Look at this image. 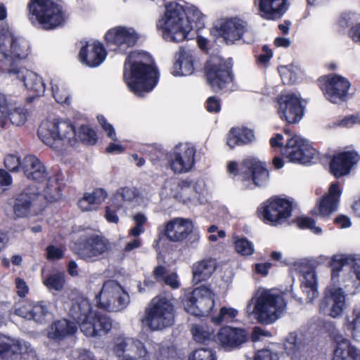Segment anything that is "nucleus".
I'll list each match as a JSON object with an SVG mask.
<instances>
[{"mask_svg": "<svg viewBox=\"0 0 360 360\" xmlns=\"http://www.w3.org/2000/svg\"><path fill=\"white\" fill-rule=\"evenodd\" d=\"M46 187L44 189L43 199L45 198L49 202H56L62 197V191L65 187L63 179H60L58 175L48 177Z\"/></svg>", "mask_w": 360, "mask_h": 360, "instance_id": "obj_41", "label": "nucleus"}, {"mask_svg": "<svg viewBox=\"0 0 360 360\" xmlns=\"http://www.w3.org/2000/svg\"><path fill=\"white\" fill-rule=\"evenodd\" d=\"M318 84L326 99L335 104L347 101L351 86V83L347 78L337 74L320 77Z\"/></svg>", "mask_w": 360, "mask_h": 360, "instance_id": "obj_12", "label": "nucleus"}, {"mask_svg": "<svg viewBox=\"0 0 360 360\" xmlns=\"http://www.w3.org/2000/svg\"><path fill=\"white\" fill-rule=\"evenodd\" d=\"M197 181L193 179L191 176H186V178H181L178 180L176 184V191L180 193H185L187 191L194 192L195 191V186Z\"/></svg>", "mask_w": 360, "mask_h": 360, "instance_id": "obj_56", "label": "nucleus"}, {"mask_svg": "<svg viewBox=\"0 0 360 360\" xmlns=\"http://www.w3.org/2000/svg\"><path fill=\"white\" fill-rule=\"evenodd\" d=\"M282 154L288 162L307 165L311 163L316 155V150L306 140L295 135L289 139L282 149Z\"/></svg>", "mask_w": 360, "mask_h": 360, "instance_id": "obj_13", "label": "nucleus"}, {"mask_svg": "<svg viewBox=\"0 0 360 360\" xmlns=\"http://www.w3.org/2000/svg\"><path fill=\"white\" fill-rule=\"evenodd\" d=\"M108 193L103 188H97L92 193H85L77 202L79 207L83 211L93 210L94 205H101L107 198Z\"/></svg>", "mask_w": 360, "mask_h": 360, "instance_id": "obj_40", "label": "nucleus"}, {"mask_svg": "<svg viewBox=\"0 0 360 360\" xmlns=\"http://www.w3.org/2000/svg\"><path fill=\"white\" fill-rule=\"evenodd\" d=\"M292 210V201L274 195L258 207L257 214L265 224L277 226L283 224L291 217Z\"/></svg>", "mask_w": 360, "mask_h": 360, "instance_id": "obj_9", "label": "nucleus"}, {"mask_svg": "<svg viewBox=\"0 0 360 360\" xmlns=\"http://www.w3.org/2000/svg\"><path fill=\"white\" fill-rule=\"evenodd\" d=\"M77 143L85 146H94L98 142L96 131L87 124H82L77 132Z\"/></svg>", "mask_w": 360, "mask_h": 360, "instance_id": "obj_47", "label": "nucleus"}, {"mask_svg": "<svg viewBox=\"0 0 360 360\" xmlns=\"http://www.w3.org/2000/svg\"><path fill=\"white\" fill-rule=\"evenodd\" d=\"M193 340L200 344L212 347H225V326L221 327L217 333L207 325L193 324L191 329Z\"/></svg>", "mask_w": 360, "mask_h": 360, "instance_id": "obj_21", "label": "nucleus"}, {"mask_svg": "<svg viewBox=\"0 0 360 360\" xmlns=\"http://www.w3.org/2000/svg\"><path fill=\"white\" fill-rule=\"evenodd\" d=\"M51 122L60 148L64 145L75 146L77 143L76 128L70 120L56 119Z\"/></svg>", "mask_w": 360, "mask_h": 360, "instance_id": "obj_29", "label": "nucleus"}, {"mask_svg": "<svg viewBox=\"0 0 360 360\" xmlns=\"http://www.w3.org/2000/svg\"><path fill=\"white\" fill-rule=\"evenodd\" d=\"M302 268L300 270L303 276L301 287L307 294L308 302H312L319 295L316 274L311 266L306 265Z\"/></svg>", "mask_w": 360, "mask_h": 360, "instance_id": "obj_36", "label": "nucleus"}, {"mask_svg": "<svg viewBox=\"0 0 360 360\" xmlns=\"http://www.w3.org/2000/svg\"><path fill=\"white\" fill-rule=\"evenodd\" d=\"M353 268V275L354 276L355 278L349 281V282L352 284L351 288H349V283L345 285L346 290L352 295L360 292V266H354Z\"/></svg>", "mask_w": 360, "mask_h": 360, "instance_id": "obj_57", "label": "nucleus"}, {"mask_svg": "<svg viewBox=\"0 0 360 360\" xmlns=\"http://www.w3.org/2000/svg\"><path fill=\"white\" fill-rule=\"evenodd\" d=\"M194 59L191 50L181 46L176 54V61L172 68L174 76L190 75L194 72Z\"/></svg>", "mask_w": 360, "mask_h": 360, "instance_id": "obj_34", "label": "nucleus"}, {"mask_svg": "<svg viewBox=\"0 0 360 360\" xmlns=\"http://www.w3.org/2000/svg\"><path fill=\"white\" fill-rule=\"evenodd\" d=\"M7 72L22 81L26 89L32 93L34 96H39L44 93L46 87L42 78L34 72L25 68L18 67L14 63L11 64Z\"/></svg>", "mask_w": 360, "mask_h": 360, "instance_id": "obj_23", "label": "nucleus"}, {"mask_svg": "<svg viewBox=\"0 0 360 360\" xmlns=\"http://www.w3.org/2000/svg\"><path fill=\"white\" fill-rule=\"evenodd\" d=\"M285 307V302L283 296L265 290L258 297L253 313L258 322L268 324L276 320L278 318V313H281Z\"/></svg>", "mask_w": 360, "mask_h": 360, "instance_id": "obj_11", "label": "nucleus"}, {"mask_svg": "<svg viewBox=\"0 0 360 360\" xmlns=\"http://www.w3.org/2000/svg\"><path fill=\"white\" fill-rule=\"evenodd\" d=\"M107 52L99 41L86 42L79 50V61L90 68L100 65L105 59Z\"/></svg>", "mask_w": 360, "mask_h": 360, "instance_id": "obj_25", "label": "nucleus"}, {"mask_svg": "<svg viewBox=\"0 0 360 360\" xmlns=\"http://www.w3.org/2000/svg\"><path fill=\"white\" fill-rule=\"evenodd\" d=\"M78 330L77 324L68 319L56 320L49 326L47 337L58 342L73 337Z\"/></svg>", "mask_w": 360, "mask_h": 360, "instance_id": "obj_26", "label": "nucleus"}, {"mask_svg": "<svg viewBox=\"0 0 360 360\" xmlns=\"http://www.w3.org/2000/svg\"><path fill=\"white\" fill-rule=\"evenodd\" d=\"M295 222L300 229H309L314 234H321L322 229L316 226V221L314 219L309 217H300L295 219Z\"/></svg>", "mask_w": 360, "mask_h": 360, "instance_id": "obj_53", "label": "nucleus"}, {"mask_svg": "<svg viewBox=\"0 0 360 360\" xmlns=\"http://www.w3.org/2000/svg\"><path fill=\"white\" fill-rule=\"evenodd\" d=\"M302 342L298 340L295 333H290L284 343V349L291 359L296 358L300 352Z\"/></svg>", "mask_w": 360, "mask_h": 360, "instance_id": "obj_48", "label": "nucleus"}, {"mask_svg": "<svg viewBox=\"0 0 360 360\" xmlns=\"http://www.w3.org/2000/svg\"><path fill=\"white\" fill-rule=\"evenodd\" d=\"M205 73L207 83L214 91L225 86V60L212 55L205 65Z\"/></svg>", "mask_w": 360, "mask_h": 360, "instance_id": "obj_22", "label": "nucleus"}, {"mask_svg": "<svg viewBox=\"0 0 360 360\" xmlns=\"http://www.w3.org/2000/svg\"><path fill=\"white\" fill-rule=\"evenodd\" d=\"M335 348L332 360H360V349L342 335L334 337Z\"/></svg>", "mask_w": 360, "mask_h": 360, "instance_id": "obj_32", "label": "nucleus"}, {"mask_svg": "<svg viewBox=\"0 0 360 360\" xmlns=\"http://www.w3.org/2000/svg\"><path fill=\"white\" fill-rule=\"evenodd\" d=\"M232 58H226V91H233L238 89V86L234 82V75L232 71Z\"/></svg>", "mask_w": 360, "mask_h": 360, "instance_id": "obj_59", "label": "nucleus"}, {"mask_svg": "<svg viewBox=\"0 0 360 360\" xmlns=\"http://www.w3.org/2000/svg\"><path fill=\"white\" fill-rule=\"evenodd\" d=\"M65 275L63 271L49 274L43 280V284L49 291H62L65 288Z\"/></svg>", "mask_w": 360, "mask_h": 360, "instance_id": "obj_46", "label": "nucleus"}, {"mask_svg": "<svg viewBox=\"0 0 360 360\" xmlns=\"http://www.w3.org/2000/svg\"><path fill=\"white\" fill-rule=\"evenodd\" d=\"M15 314L24 319L32 320V304L23 302L15 309Z\"/></svg>", "mask_w": 360, "mask_h": 360, "instance_id": "obj_61", "label": "nucleus"}, {"mask_svg": "<svg viewBox=\"0 0 360 360\" xmlns=\"http://www.w3.org/2000/svg\"><path fill=\"white\" fill-rule=\"evenodd\" d=\"M139 39V35L133 28L117 26L110 29L105 34L106 45L115 46V50L126 53L129 48L134 46Z\"/></svg>", "mask_w": 360, "mask_h": 360, "instance_id": "obj_17", "label": "nucleus"}, {"mask_svg": "<svg viewBox=\"0 0 360 360\" xmlns=\"http://www.w3.org/2000/svg\"><path fill=\"white\" fill-rule=\"evenodd\" d=\"M255 138V133L251 129L246 127H232L229 130L226 144L231 148L235 146L248 145L252 143Z\"/></svg>", "mask_w": 360, "mask_h": 360, "instance_id": "obj_37", "label": "nucleus"}, {"mask_svg": "<svg viewBox=\"0 0 360 360\" xmlns=\"http://www.w3.org/2000/svg\"><path fill=\"white\" fill-rule=\"evenodd\" d=\"M253 360H278V356L270 349H263L255 352Z\"/></svg>", "mask_w": 360, "mask_h": 360, "instance_id": "obj_63", "label": "nucleus"}, {"mask_svg": "<svg viewBox=\"0 0 360 360\" xmlns=\"http://www.w3.org/2000/svg\"><path fill=\"white\" fill-rule=\"evenodd\" d=\"M97 120L103 129L106 132L108 137L115 141H117V139L115 129L113 126L108 122L105 116L99 115L97 116Z\"/></svg>", "mask_w": 360, "mask_h": 360, "instance_id": "obj_60", "label": "nucleus"}, {"mask_svg": "<svg viewBox=\"0 0 360 360\" xmlns=\"http://www.w3.org/2000/svg\"><path fill=\"white\" fill-rule=\"evenodd\" d=\"M22 345L18 341L12 343L0 342V360L8 359L13 354L21 353Z\"/></svg>", "mask_w": 360, "mask_h": 360, "instance_id": "obj_50", "label": "nucleus"}, {"mask_svg": "<svg viewBox=\"0 0 360 360\" xmlns=\"http://www.w3.org/2000/svg\"><path fill=\"white\" fill-rule=\"evenodd\" d=\"M290 6L288 0H259L261 16L269 20L281 18Z\"/></svg>", "mask_w": 360, "mask_h": 360, "instance_id": "obj_33", "label": "nucleus"}, {"mask_svg": "<svg viewBox=\"0 0 360 360\" xmlns=\"http://www.w3.org/2000/svg\"><path fill=\"white\" fill-rule=\"evenodd\" d=\"M248 30L247 21L238 16L226 18V44L240 40Z\"/></svg>", "mask_w": 360, "mask_h": 360, "instance_id": "obj_35", "label": "nucleus"}, {"mask_svg": "<svg viewBox=\"0 0 360 360\" xmlns=\"http://www.w3.org/2000/svg\"><path fill=\"white\" fill-rule=\"evenodd\" d=\"M347 34L354 43L360 44V22L351 26Z\"/></svg>", "mask_w": 360, "mask_h": 360, "instance_id": "obj_64", "label": "nucleus"}, {"mask_svg": "<svg viewBox=\"0 0 360 360\" xmlns=\"http://www.w3.org/2000/svg\"><path fill=\"white\" fill-rule=\"evenodd\" d=\"M152 276L159 283H164L174 290L178 289L181 285L177 274H168L167 267L163 265L156 266L152 271Z\"/></svg>", "mask_w": 360, "mask_h": 360, "instance_id": "obj_42", "label": "nucleus"}, {"mask_svg": "<svg viewBox=\"0 0 360 360\" xmlns=\"http://www.w3.org/2000/svg\"><path fill=\"white\" fill-rule=\"evenodd\" d=\"M51 122H46L41 123L37 130V136L39 139L46 146L53 150H60V143L56 139L55 129H53Z\"/></svg>", "mask_w": 360, "mask_h": 360, "instance_id": "obj_43", "label": "nucleus"}, {"mask_svg": "<svg viewBox=\"0 0 360 360\" xmlns=\"http://www.w3.org/2000/svg\"><path fill=\"white\" fill-rule=\"evenodd\" d=\"M277 112L279 117L287 124L298 123L304 116V105L301 98L295 94H283L278 97Z\"/></svg>", "mask_w": 360, "mask_h": 360, "instance_id": "obj_15", "label": "nucleus"}, {"mask_svg": "<svg viewBox=\"0 0 360 360\" xmlns=\"http://www.w3.org/2000/svg\"><path fill=\"white\" fill-rule=\"evenodd\" d=\"M199 240V233L195 230L191 219L175 217L166 221L162 228H158V237L153 243V248L160 256L168 250L169 242L181 243L186 241L193 245Z\"/></svg>", "mask_w": 360, "mask_h": 360, "instance_id": "obj_3", "label": "nucleus"}, {"mask_svg": "<svg viewBox=\"0 0 360 360\" xmlns=\"http://www.w3.org/2000/svg\"><path fill=\"white\" fill-rule=\"evenodd\" d=\"M182 303L185 310L194 316L211 315V322L215 326H220L225 318V306L221 307L217 316L212 314L215 305V294L205 285L185 294Z\"/></svg>", "mask_w": 360, "mask_h": 360, "instance_id": "obj_4", "label": "nucleus"}, {"mask_svg": "<svg viewBox=\"0 0 360 360\" xmlns=\"http://www.w3.org/2000/svg\"><path fill=\"white\" fill-rule=\"evenodd\" d=\"M205 15L196 7L184 8L176 2L165 5V12L157 22L164 39L171 42H181L188 39L191 30L197 32L205 27Z\"/></svg>", "mask_w": 360, "mask_h": 360, "instance_id": "obj_1", "label": "nucleus"}, {"mask_svg": "<svg viewBox=\"0 0 360 360\" xmlns=\"http://www.w3.org/2000/svg\"><path fill=\"white\" fill-rule=\"evenodd\" d=\"M217 259L209 258L193 264L192 268L193 281L196 284L207 281L216 270Z\"/></svg>", "mask_w": 360, "mask_h": 360, "instance_id": "obj_38", "label": "nucleus"}, {"mask_svg": "<svg viewBox=\"0 0 360 360\" xmlns=\"http://www.w3.org/2000/svg\"><path fill=\"white\" fill-rule=\"evenodd\" d=\"M195 147L186 145L183 148H175L170 154L168 165L174 174H184L190 172L195 165Z\"/></svg>", "mask_w": 360, "mask_h": 360, "instance_id": "obj_19", "label": "nucleus"}, {"mask_svg": "<svg viewBox=\"0 0 360 360\" xmlns=\"http://www.w3.org/2000/svg\"><path fill=\"white\" fill-rule=\"evenodd\" d=\"M110 250L109 240L95 233H84L73 245V251L79 258L91 262L103 258Z\"/></svg>", "mask_w": 360, "mask_h": 360, "instance_id": "obj_8", "label": "nucleus"}, {"mask_svg": "<svg viewBox=\"0 0 360 360\" xmlns=\"http://www.w3.org/2000/svg\"><path fill=\"white\" fill-rule=\"evenodd\" d=\"M342 193L338 181L330 184L328 193L323 195L319 201V212L321 216L328 217L338 209Z\"/></svg>", "mask_w": 360, "mask_h": 360, "instance_id": "obj_31", "label": "nucleus"}, {"mask_svg": "<svg viewBox=\"0 0 360 360\" xmlns=\"http://www.w3.org/2000/svg\"><path fill=\"white\" fill-rule=\"evenodd\" d=\"M330 307L329 315L333 318H337L342 315L345 309V295L341 288L331 289L325 293L320 303V309L326 310Z\"/></svg>", "mask_w": 360, "mask_h": 360, "instance_id": "obj_27", "label": "nucleus"}, {"mask_svg": "<svg viewBox=\"0 0 360 360\" xmlns=\"http://www.w3.org/2000/svg\"><path fill=\"white\" fill-rule=\"evenodd\" d=\"M48 309L44 302L32 304V319L42 323L48 314Z\"/></svg>", "mask_w": 360, "mask_h": 360, "instance_id": "obj_54", "label": "nucleus"}, {"mask_svg": "<svg viewBox=\"0 0 360 360\" xmlns=\"http://www.w3.org/2000/svg\"><path fill=\"white\" fill-rule=\"evenodd\" d=\"M146 56L143 51H131L124 63L123 79L129 91L138 96L152 91L158 82V70L144 61Z\"/></svg>", "mask_w": 360, "mask_h": 360, "instance_id": "obj_2", "label": "nucleus"}, {"mask_svg": "<svg viewBox=\"0 0 360 360\" xmlns=\"http://www.w3.org/2000/svg\"><path fill=\"white\" fill-rule=\"evenodd\" d=\"M352 321L347 319L345 327L351 333L352 337L355 340H360V311H353Z\"/></svg>", "mask_w": 360, "mask_h": 360, "instance_id": "obj_52", "label": "nucleus"}, {"mask_svg": "<svg viewBox=\"0 0 360 360\" xmlns=\"http://www.w3.org/2000/svg\"><path fill=\"white\" fill-rule=\"evenodd\" d=\"M113 351L119 360H148V351L143 343L137 339H119Z\"/></svg>", "mask_w": 360, "mask_h": 360, "instance_id": "obj_18", "label": "nucleus"}, {"mask_svg": "<svg viewBox=\"0 0 360 360\" xmlns=\"http://www.w3.org/2000/svg\"><path fill=\"white\" fill-rule=\"evenodd\" d=\"M175 299L171 294L159 295L153 298L151 307L146 310V323L152 330H162L174 322Z\"/></svg>", "mask_w": 360, "mask_h": 360, "instance_id": "obj_7", "label": "nucleus"}, {"mask_svg": "<svg viewBox=\"0 0 360 360\" xmlns=\"http://www.w3.org/2000/svg\"><path fill=\"white\" fill-rule=\"evenodd\" d=\"M27 10L30 22L46 30L56 29L65 21L63 6L55 0H29Z\"/></svg>", "mask_w": 360, "mask_h": 360, "instance_id": "obj_5", "label": "nucleus"}, {"mask_svg": "<svg viewBox=\"0 0 360 360\" xmlns=\"http://www.w3.org/2000/svg\"><path fill=\"white\" fill-rule=\"evenodd\" d=\"M188 360H217V357L212 348H198L190 354Z\"/></svg>", "mask_w": 360, "mask_h": 360, "instance_id": "obj_51", "label": "nucleus"}, {"mask_svg": "<svg viewBox=\"0 0 360 360\" xmlns=\"http://www.w3.org/2000/svg\"><path fill=\"white\" fill-rule=\"evenodd\" d=\"M27 120V111L18 108L10 111L6 97L0 93V127H6L8 121L15 126L23 125Z\"/></svg>", "mask_w": 360, "mask_h": 360, "instance_id": "obj_30", "label": "nucleus"}, {"mask_svg": "<svg viewBox=\"0 0 360 360\" xmlns=\"http://www.w3.org/2000/svg\"><path fill=\"white\" fill-rule=\"evenodd\" d=\"M210 35L215 42L219 39L225 41V18L218 19L214 22L210 29Z\"/></svg>", "mask_w": 360, "mask_h": 360, "instance_id": "obj_55", "label": "nucleus"}, {"mask_svg": "<svg viewBox=\"0 0 360 360\" xmlns=\"http://www.w3.org/2000/svg\"><path fill=\"white\" fill-rule=\"evenodd\" d=\"M43 197L36 186H27L13 198L12 205L15 218H25L30 216L32 207L39 206Z\"/></svg>", "mask_w": 360, "mask_h": 360, "instance_id": "obj_16", "label": "nucleus"}, {"mask_svg": "<svg viewBox=\"0 0 360 360\" xmlns=\"http://www.w3.org/2000/svg\"><path fill=\"white\" fill-rule=\"evenodd\" d=\"M4 166L10 172H18L22 169V160L13 154H8L4 158Z\"/></svg>", "mask_w": 360, "mask_h": 360, "instance_id": "obj_58", "label": "nucleus"}, {"mask_svg": "<svg viewBox=\"0 0 360 360\" xmlns=\"http://www.w3.org/2000/svg\"><path fill=\"white\" fill-rule=\"evenodd\" d=\"M234 248L237 253L242 256H250L254 252V245L245 237H234Z\"/></svg>", "mask_w": 360, "mask_h": 360, "instance_id": "obj_49", "label": "nucleus"}, {"mask_svg": "<svg viewBox=\"0 0 360 360\" xmlns=\"http://www.w3.org/2000/svg\"><path fill=\"white\" fill-rule=\"evenodd\" d=\"M22 171L27 179L37 183L44 182L48 176L45 166L33 155H27L22 159Z\"/></svg>", "mask_w": 360, "mask_h": 360, "instance_id": "obj_28", "label": "nucleus"}, {"mask_svg": "<svg viewBox=\"0 0 360 360\" xmlns=\"http://www.w3.org/2000/svg\"><path fill=\"white\" fill-rule=\"evenodd\" d=\"M112 328V321L107 315L98 311L90 314L87 320L81 324V330L86 337L107 334Z\"/></svg>", "mask_w": 360, "mask_h": 360, "instance_id": "obj_24", "label": "nucleus"}, {"mask_svg": "<svg viewBox=\"0 0 360 360\" xmlns=\"http://www.w3.org/2000/svg\"><path fill=\"white\" fill-rule=\"evenodd\" d=\"M355 259L352 255H334L329 262V266L331 268V280L333 283L338 281L340 273L342 268L347 264H352Z\"/></svg>", "mask_w": 360, "mask_h": 360, "instance_id": "obj_44", "label": "nucleus"}, {"mask_svg": "<svg viewBox=\"0 0 360 360\" xmlns=\"http://www.w3.org/2000/svg\"><path fill=\"white\" fill-rule=\"evenodd\" d=\"M129 295L116 281L108 280L103 284L101 291L96 295V306L108 311H118L127 307Z\"/></svg>", "mask_w": 360, "mask_h": 360, "instance_id": "obj_10", "label": "nucleus"}, {"mask_svg": "<svg viewBox=\"0 0 360 360\" xmlns=\"http://www.w3.org/2000/svg\"><path fill=\"white\" fill-rule=\"evenodd\" d=\"M30 49V44L24 38L0 30V54L3 58L22 60L29 55Z\"/></svg>", "mask_w": 360, "mask_h": 360, "instance_id": "obj_14", "label": "nucleus"}, {"mask_svg": "<svg viewBox=\"0 0 360 360\" xmlns=\"http://www.w3.org/2000/svg\"><path fill=\"white\" fill-rule=\"evenodd\" d=\"M360 160L356 150L342 151L333 155L329 162V172L336 179L349 174L355 165Z\"/></svg>", "mask_w": 360, "mask_h": 360, "instance_id": "obj_20", "label": "nucleus"}, {"mask_svg": "<svg viewBox=\"0 0 360 360\" xmlns=\"http://www.w3.org/2000/svg\"><path fill=\"white\" fill-rule=\"evenodd\" d=\"M90 314H92L91 305L87 299L82 298L72 301L68 314L80 326L87 320Z\"/></svg>", "mask_w": 360, "mask_h": 360, "instance_id": "obj_39", "label": "nucleus"}, {"mask_svg": "<svg viewBox=\"0 0 360 360\" xmlns=\"http://www.w3.org/2000/svg\"><path fill=\"white\" fill-rule=\"evenodd\" d=\"M227 171L233 178L238 176L248 186L263 187L269 180V170L266 162L255 157H248L242 160L240 165L235 161L227 165Z\"/></svg>", "mask_w": 360, "mask_h": 360, "instance_id": "obj_6", "label": "nucleus"}, {"mask_svg": "<svg viewBox=\"0 0 360 360\" xmlns=\"http://www.w3.org/2000/svg\"><path fill=\"white\" fill-rule=\"evenodd\" d=\"M248 333L245 329L226 326V351L239 347L247 342Z\"/></svg>", "mask_w": 360, "mask_h": 360, "instance_id": "obj_45", "label": "nucleus"}, {"mask_svg": "<svg viewBox=\"0 0 360 360\" xmlns=\"http://www.w3.org/2000/svg\"><path fill=\"white\" fill-rule=\"evenodd\" d=\"M148 155L152 164L155 165L163 160L167 156V153L162 149L153 148Z\"/></svg>", "mask_w": 360, "mask_h": 360, "instance_id": "obj_62", "label": "nucleus"}]
</instances>
